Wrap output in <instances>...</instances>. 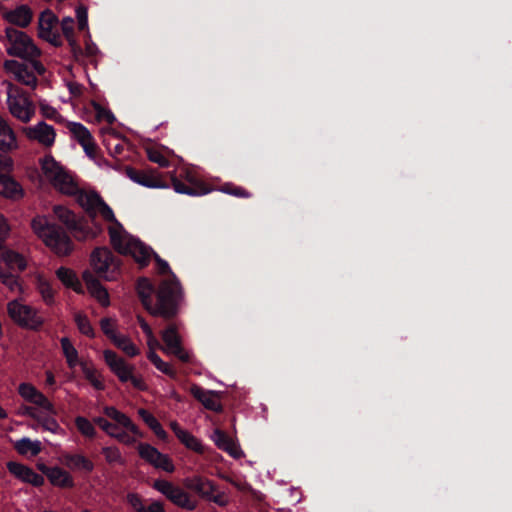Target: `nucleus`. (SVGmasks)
<instances>
[{"mask_svg": "<svg viewBox=\"0 0 512 512\" xmlns=\"http://www.w3.org/2000/svg\"><path fill=\"white\" fill-rule=\"evenodd\" d=\"M110 241L119 254L131 256L141 268L149 264L153 255L159 273L169 277L162 280L157 288L148 278L140 277L136 282L137 295L150 315L161 317L166 321L175 318L179 312L182 288L168 262L139 239L131 235H122L115 229H110Z\"/></svg>", "mask_w": 512, "mask_h": 512, "instance_id": "1", "label": "nucleus"}, {"mask_svg": "<svg viewBox=\"0 0 512 512\" xmlns=\"http://www.w3.org/2000/svg\"><path fill=\"white\" fill-rule=\"evenodd\" d=\"M75 196H77L79 205L89 216L91 225L87 221L78 219L73 211L61 205L54 207V215L77 240L94 239L103 230L102 225L97 220V209L102 203L103 198L95 191L86 192L80 189Z\"/></svg>", "mask_w": 512, "mask_h": 512, "instance_id": "2", "label": "nucleus"}, {"mask_svg": "<svg viewBox=\"0 0 512 512\" xmlns=\"http://www.w3.org/2000/svg\"><path fill=\"white\" fill-rule=\"evenodd\" d=\"M125 174L133 182L147 188H168L172 186L176 193L189 196H200L209 192L204 184L198 182L188 172L185 175L181 174L179 177L175 174H170L168 181L158 175L154 169L138 170L131 166H126Z\"/></svg>", "mask_w": 512, "mask_h": 512, "instance_id": "3", "label": "nucleus"}, {"mask_svg": "<svg viewBox=\"0 0 512 512\" xmlns=\"http://www.w3.org/2000/svg\"><path fill=\"white\" fill-rule=\"evenodd\" d=\"M34 232L43 240L54 253L67 256L73 250V242L67 231L47 217H36L32 220Z\"/></svg>", "mask_w": 512, "mask_h": 512, "instance_id": "4", "label": "nucleus"}, {"mask_svg": "<svg viewBox=\"0 0 512 512\" xmlns=\"http://www.w3.org/2000/svg\"><path fill=\"white\" fill-rule=\"evenodd\" d=\"M41 169L51 184L61 193L74 196L79 187L72 175L65 170L51 155H46L41 161Z\"/></svg>", "mask_w": 512, "mask_h": 512, "instance_id": "5", "label": "nucleus"}, {"mask_svg": "<svg viewBox=\"0 0 512 512\" xmlns=\"http://www.w3.org/2000/svg\"><path fill=\"white\" fill-rule=\"evenodd\" d=\"M26 261L18 252L4 250L0 260V280L11 291L20 290L18 273L24 271Z\"/></svg>", "mask_w": 512, "mask_h": 512, "instance_id": "6", "label": "nucleus"}, {"mask_svg": "<svg viewBox=\"0 0 512 512\" xmlns=\"http://www.w3.org/2000/svg\"><path fill=\"white\" fill-rule=\"evenodd\" d=\"M152 488L161 493L169 502L176 507L194 511L198 507V501L193 498L184 488L165 479H156Z\"/></svg>", "mask_w": 512, "mask_h": 512, "instance_id": "7", "label": "nucleus"}, {"mask_svg": "<svg viewBox=\"0 0 512 512\" xmlns=\"http://www.w3.org/2000/svg\"><path fill=\"white\" fill-rule=\"evenodd\" d=\"M93 270L98 277L112 281L120 273V261L107 247H98L93 250L90 257Z\"/></svg>", "mask_w": 512, "mask_h": 512, "instance_id": "8", "label": "nucleus"}, {"mask_svg": "<svg viewBox=\"0 0 512 512\" xmlns=\"http://www.w3.org/2000/svg\"><path fill=\"white\" fill-rule=\"evenodd\" d=\"M5 36L7 40L6 51L10 56L30 59L39 55L38 48L25 32L14 27H7Z\"/></svg>", "mask_w": 512, "mask_h": 512, "instance_id": "9", "label": "nucleus"}, {"mask_svg": "<svg viewBox=\"0 0 512 512\" xmlns=\"http://www.w3.org/2000/svg\"><path fill=\"white\" fill-rule=\"evenodd\" d=\"M10 318L19 326L38 330L43 325V319L31 306L22 304L18 300H12L7 305Z\"/></svg>", "mask_w": 512, "mask_h": 512, "instance_id": "10", "label": "nucleus"}, {"mask_svg": "<svg viewBox=\"0 0 512 512\" xmlns=\"http://www.w3.org/2000/svg\"><path fill=\"white\" fill-rule=\"evenodd\" d=\"M17 147V139L12 128L0 117V170L9 171L13 167V160L7 154Z\"/></svg>", "mask_w": 512, "mask_h": 512, "instance_id": "11", "label": "nucleus"}, {"mask_svg": "<svg viewBox=\"0 0 512 512\" xmlns=\"http://www.w3.org/2000/svg\"><path fill=\"white\" fill-rule=\"evenodd\" d=\"M161 338L165 344V347L162 348L165 353L174 355L183 363L190 362V354L182 346L181 337L175 323H170L162 331Z\"/></svg>", "mask_w": 512, "mask_h": 512, "instance_id": "12", "label": "nucleus"}, {"mask_svg": "<svg viewBox=\"0 0 512 512\" xmlns=\"http://www.w3.org/2000/svg\"><path fill=\"white\" fill-rule=\"evenodd\" d=\"M139 456L156 469H161L167 473H173L175 466L167 454L161 453L157 448L148 443H139Z\"/></svg>", "mask_w": 512, "mask_h": 512, "instance_id": "13", "label": "nucleus"}, {"mask_svg": "<svg viewBox=\"0 0 512 512\" xmlns=\"http://www.w3.org/2000/svg\"><path fill=\"white\" fill-rule=\"evenodd\" d=\"M58 19L55 14L47 9L40 14L38 21V35L55 47L62 45V39L56 29Z\"/></svg>", "mask_w": 512, "mask_h": 512, "instance_id": "14", "label": "nucleus"}, {"mask_svg": "<svg viewBox=\"0 0 512 512\" xmlns=\"http://www.w3.org/2000/svg\"><path fill=\"white\" fill-rule=\"evenodd\" d=\"M7 103L10 113L24 123L29 122L34 115L35 108L25 95L8 94Z\"/></svg>", "mask_w": 512, "mask_h": 512, "instance_id": "15", "label": "nucleus"}, {"mask_svg": "<svg viewBox=\"0 0 512 512\" xmlns=\"http://www.w3.org/2000/svg\"><path fill=\"white\" fill-rule=\"evenodd\" d=\"M6 467L9 473L23 483L31 484L34 487H41L45 483L44 477L27 465L16 461H9L6 463Z\"/></svg>", "mask_w": 512, "mask_h": 512, "instance_id": "16", "label": "nucleus"}, {"mask_svg": "<svg viewBox=\"0 0 512 512\" xmlns=\"http://www.w3.org/2000/svg\"><path fill=\"white\" fill-rule=\"evenodd\" d=\"M24 133L28 139L35 140L45 147H51L55 142V129L44 121L24 128Z\"/></svg>", "mask_w": 512, "mask_h": 512, "instance_id": "17", "label": "nucleus"}, {"mask_svg": "<svg viewBox=\"0 0 512 512\" xmlns=\"http://www.w3.org/2000/svg\"><path fill=\"white\" fill-rule=\"evenodd\" d=\"M104 360L110 370L121 382L126 383L132 378L133 366L129 365L123 358L119 357L116 352L112 350H105Z\"/></svg>", "mask_w": 512, "mask_h": 512, "instance_id": "18", "label": "nucleus"}, {"mask_svg": "<svg viewBox=\"0 0 512 512\" xmlns=\"http://www.w3.org/2000/svg\"><path fill=\"white\" fill-rule=\"evenodd\" d=\"M183 486L204 500L209 498L211 492H217V485L212 480L200 475L186 477L183 480Z\"/></svg>", "mask_w": 512, "mask_h": 512, "instance_id": "19", "label": "nucleus"}, {"mask_svg": "<svg viewBox=\"0 0 512 512\" xmlns=\"http://www.w3.org/2000/svg\"><path fill=\"white\" fill-rule=\"evenodd\" d=\"M126 501L134 512H166L162 501L154 499L145 500L138 493H128Z\"/></svg>", "mask_w": 512, "mask_h": 512, "instance_id": "20", "label": "nucleus"}, {"mask_svg": "<svg viewBox=\"0 0 512 512\" xmlns=\"http://www.w3.org/2000/svg\"><path fill=\"white\" fill-rule=\"evenodd\" d=\"M190 393L199 401L207 410L213 412H221L223 410L222 404L218 401L219 393L212 390H205L197 384L190 387Z\"/></svg>", "mask_w": 512, "mask_h": 512, "instance_id": "21", "label": "nucleus"}, {"mask_svg": "<svg viewBox=\"0 0 512 512\" xmlns=\"http://www.w3.org/2000/svg\"><path fill=\"white\" fill-rule=\"evenodd\" d=\"M0 195L17 201L24 197L25 192L21 184L11 175L0 172Z\"/></svg>", "mask_w": 512, "mask_h": 512, "instance_id": "22", "label": "nucleus"}, {"mask_svg": "<svg viewBox=\"0 0 512 512\" xmlns=\"http://www.w3.org/2000/svg\"><path fill=\"white\" fill-rule=\"evenodd\" d=\"M82 278L89 293L96 298L101 305H109V294L100 281L90 271H84Z\"/></svg>", "mask_w": 512, "mask_h": 512, "instance_id": "23", "label": "nucleus"}, {"mask_svg": "<svg viewBox=\"0 0 512 512\" xmlns=\"http://www.w3.org/2000/svg\"><path fill=\"white\" fill-rule=\"evenodd\" d=\"M74 21L72 18H64L61 22V30L68 41L70 53L74 60L79 61L83 57V49L74 37Z\"/></svg>", "mask_w": 512, "mask_h": 512, "instance_id": "24", "label": "nucleus"}, {"mask_svg": "<svg viewBox=\"0 0 512 512\" xmlns=\"http://www.w3.org/2000/svg\"><path fill=\"white\" fill-rule=\"evenodd\" d=\"M170 428L174 432L175 436L178 440L188 449L195 451L197 453L203 452V447L200 441L193 436L189 431L181 428L178 422L172 421L170 423Z\"/></svg>", "mask_w": 512, "mask_h": 512, "instance_id": "25", "label": "nucleus"}, {"mask_svg": "<svg viewBox=\"0 0 512 512\" xmlns=\"http://www.w3.org/2000/svg\"><path fill=\"white\" fill-rule=\"evenodd\" d=\"M33 13L27 5H20L16 9L7 11L4 19L9 23L21 28L27 27L32 21Z\"/></svg>", "mask_w": 512, "mask_h": 512, "instance_id": "26", "label": "nucleus"}, {"mask_svg": "<svg viewBox=\"0 0 512 512\" xmlns=\"http://www.w3.org/2000/svg\"><path fill=\"white\" fill-rule=\"evenodd\" d=\"M64 464L71 470L90 474L93 472L95 465L94 463L82 454H71L67 453L63 456Z\"/></svg>", "mask_w": 512, "mask_h": 512, "instance_id": "27", "label": "nucleus"}, {"mask_svg": "<svg viewBox=\"0 0 512 512\" xmlns=\"http://www.w3.org/2000/svg\"><path fill=\"white\" fill-rule=\"evenodd\" d=\"M56 276L67 288L72 289L78 294L84 293L83 286L72 269L63 266L59 267L56 270Z\"/></svg>", "mask_w": 512, "mask_h": 512, "instance_id": "28", "label": "nucleus"}, {"mask_svg": "<svg viewBox=\"0 0 512 512\" xmlns=\"http://www.w3.org/2000/svg\"><path fill=\"white\" fill-rule=\"evenodd\" d=\"M213 441L215 445L227 452L230 456L238 458L240 456L239 450L235 442L228 436V434L220 429H216L213 434Z\"/></svg>", "mask_w": 512, "mask_h": 512, "instance_id": "29", "label": "nucleus"}, {"mask_svg": "<svg viewBox=\"0 0 512 512\" xmlns=\"http://www.w3.org/2000/svg\"><path fill=\"white\" fill-rule=\"evenodd\" d=\"M47 478L53 486L60 488L74 487V480L70 473L58 466L52 467V470L48 474Z\"/></svg>", "mask_w": 512, "mask_h": 512, "instance_id": "30", "label": "nucleus"}, {"mask_svg": "<svg viewBox=\"0 0 512 512\" xmlns=\"http://www.w3.org/2000/svg\"><path fill=\"white\" fill-rule=\"evenodd\" d=\"M138 415L159 439L167 440V432L163 429L162 425L153 414L144 408H140L138 410Z\"/></svg>", "mask_w": 512, "mask_h": 512, "instance_id": "31", "label": "nucleus"}, {"mask_svg": "<svg viewBox=\"0 0 512 512\" xmlns=\"http://www.w3.org/2000/svg\"><path fill=\"white\" fill-rule=\"evenodd\" d=\"M61 349L66 359V363L70 369H74L81 361H79L78 351L68 337L60 340Z\"/></svg>", "mask_w": 512, "mask_h": 512, "instance_id": "32", "label": "nucleus"}, {"mask_svg": "<svg viewBox=\"0 0 512 512\" xmlns=\"http://www.w3.org/2000/svg\"><path fill=\"white\" fill-rule=\"evenodd\" d=\"M14 448L20 455H27L30 453L31 456H37L42 449L40 441H32L27 437L16 441Z\"/></svg>", "mask_w": 512, "mask_h": 512, "instance_id": "33", "label": "nucleus"}, {"mask_svg": "<svg viewBox=\"0 0 512 512\" xmlns=\"http://www.w3.org/2000/svg\"><path fill=\"white\" fill-rule=\"evenodd\" d=\"M150 362L162 373L169 376L172 379L177 378V371L173 368L169 363L164 362L159 355L153 351L152 349L149 351L147 355Z\"/></svg>", "mask_w": 512, "mask_h": 512, "instance_id": "34", "label": "nucleus"}, {"mask_svg": "<svg viewBox=\"0 0 512 512\" xmlns=\"http://www.w3.org/2000/svg\"><path fill=\"white\" fill-rule=\"evenodd\" d=\"M114 345L121 349L125 354L130 357H134L139 354V349L135 346V344L125 335L116 334L114 339H111Z\"/></svg>", "mask_w": 512, "mask_h": 512, "instance_id": "35", "label": "nucleus"}, {"mask_svg": "<svg viewBox=\"0 0 512 512\" xmlns=\"http://www.w3.org/2000/svg\"><path fill=\"white\" fill-rule=\"evenodd\" d=\"M100 214L102 218L107 221L115 224L116 227H110V229H115L119 231L122 235H129L127 232L123 230V226L121 223L116 219L113 210L110 208V206L103 200L102 203L99 205L97 209V214Z\"/></svg>", "mask_w": 512, "mask_h": 512, "instance_id": "36", "label": "nucleus"}, {"mask_svg": "<svg viewBox=\"0 0 512 512\" xmlns=\"http://www.w3.org/2000/svg\"><path fill=\"white\" fill-rule=\"evenodd\" d=\"M5 67L8 69V70H11L15 73L17 79H20L23 77L24 74H26L29 78V80H27L25 82V84L29 85L30 83H36L37 79L36 77L33 75V74H30L28 73L27 71V66L26 64L24 63H20L16 60H7L5 62Z\"/></svg>", "mask_w": 512, "mask_h": 512, "instance_id": "37", "label": "nucleus"}, {"mask_svg": "<svg viewBox=\"0 0 512 512\" xmlns=\"http://www.w3.org/2000/svg\"><path fill=\"white\" fill-rule=\"evenodd\" d=\"M68 128L80 145L93 139L90 131L81 123L70 122Z\"/></svg>", "mask_w": 512, "mask_h": 512, "instance_id": "38", "label": "nucleus"}, {"mask_svg": "<svg viewBox=\"0 0 512 512\" xmlns=\"http://www.w3.org/2000/svg\"><path fill=\"white\" fill-rule=\"evenodd\" d=\"M81 370L87 381L98 391H103L105 389V385L102 380L97 376V371L95 368L90 367L85 362L79 363Z\"/></svg>", "mask_w": 512, "mask_h": 512, "instance_id": "39", "label": "nucleus"}, {"mask_svg": "<svg viewBox=\"0 0 512 512\" xmlns=\"http://www.w3.org/2000/svg\"><path fill=\"white\" fill-rule=\"evenodd\" d=\"M74 321L78 330L85 336L89 338H93L95 336L94 329L88 319V317L81 313L77 312L74 316Z\"/></svg>", "mask_w": 512, "mask_h": 512, "instance_id": "40", "label": "nucleus"}, {"mask_svg": "<svg viewBox=\"0 0 512 512\" xmlns=\"http://www.w3.org/2000/svg\"><path fill=\"white\" fill-rule=\"evenodd\" d=\"M104 414L122 427L130 424V418L126 414L116 409L114 406H106L104 408Z\"/></svg>", "mask_w": 512, "mask_h": 512, "instance_id": "41", "label": "nucleus"}, {"mask_svg": "<svg viewBox=\"0 0 512 512\" xmlns=\"http://www.w3.org/2000/svg\"><path fill=\"white\" fill-rule=\"evenodd\" d=\"M75 425L79 432L88 438H94L96 436V430L93 424L85 417L78 416L75 419Z\"/></svg>", "mask_w": 512, "mask_h": 512, "instance_id": "42", "label": "nucleus"}, {"mask_svg": "<svg viewBox=\"0 0 512 512\" xmlns=\"http://www.w3.org/2000/svg\"><path fill=\"white\" fill-rule=\"evenodd\" d=\"M37 288L44 302L47 305H51L54 303V290L47 280L39 278Z\"/></svg>", "mask_w": 512, "mask_h": 512, "instance_id": "43", "label": "nucleus"}, {"mask_svg": "<svg viewBox=\"0 0 512 512\" xmlns=\"http://www.w3.org/2000/svg\"><path fill=\"white\" fill-rule=\"evenodd\" d=\"M222 192L238 197V198H250L251 193L241 186H236L232 183L224 184L221 189Z\"/></svg>", "mask_w": 512, "mask_h": 512, "instance_id": "44", "label": "nucleus"}, {"mask_svg": "<svg viewBox=\"0 0 512 512\" xmlns=\"http://www.w3.org/2000/svg\"><path fill=\"white\" fill-rule=\"evenodd\" d=\"M18 392L26 401L32 403L39 391L29 383H21Z\"/></svg>", "mask_w": 512, "mask_h": 512, "instance_id": "45", "label": "nucleus"}, {"mask_svg": "<svg viewBox=\"0 0 512 512\" xmlns=\"http://www.w3.org/2000/svg\"><path fill=\"white\" fill-rule=\"evenodd\" d=\"M104 143L110 155L112 156L122 154L125 148V143L122 140L115 137L110 140H104Z\"/></svg>", "mask_w": 512, "mask_h": 512, "instance_id": "46", "label": "nucleus"}, {"mask_svg": "<svg viewBox=\"0 0 512 512\" xmlns=\"http://www.w3.org/2000/svg\"><path fill=\"white\" fill-rule=\"evenodd\" d=\"M94 109L98 120H105L110 125L116 121L114 114L109 109L102 107L100 104L94 103Z\"/></svg>", "mask_w": 512, "mask_h": 512, "instance_id": "47", "label": "nucleus"}, {"mask_svg": "<svg viewBox=\"0 0 512 512\" xmlns=\"http://www.w3.org/2000/svg\"><path fill=\"white\" fill-rule=\"evenodd\" d=\"M102 454L109 464L117 463L122 460L121 453L117 447H104L102 448Z\"/></svg>", "mask_w": 512, "mask_h": 512, "instance_id": "48", "label": "nucleus"}, {"mask_svg": "<svg viewBox=\"0 0 512 512\" xmlns=\"http://www.w3.org/2000/svg\"><path fill=\"white\" fill-rule=\"evenodd\" d=\"M148 159L151 162L158 164L160 167H168L169 160L158 150L156 149H148L147 150Z\"/></svg>", "mask_w": 512, "mask_h": 512, "instance_id": "49", "label": "nucleus"}, {"mask_svg": "<svg viewBox=\"0 0 512 512\" xmlns=\"http://www.w3.org/2000/svg\"><path fill=\"white\" fill-rule=\"evenodd\" d=\"M32 403L43 408L44 410H46L50 413H54V411H55L54 405L52 404V402L40 391L36 395V398L34 399V401Z\"/></svg>", "mask_w": 512, "mask_h": 512, "instance_id": "50", "label": "nucleus"}, {"mask_svg": "<svg viewBox=\"0 0 512 512\" xmlns=\"http://www.w3.org/2000/svg\"><path fill=\"white\" fill-rule=\"evenodd\" d=\"M40 112L43 117L50 120L59 121L62 118L55 108L46 103H40Z\"/></svg>", "mask_w": 512, "mask_h": 512, "instance_id": "51", "label": "nucleus"}, {"mask_svg": "<svg viewBox=\"0 0 512 512\" xmlns=\"http://www.w3.org/2000/svg\"><path fill=\"white\" fill-rule=\"evenodd\" d=\"M94 423L98 425L103 431H105L109 436L114 435V431L118 430V426L115 424H112L107 419L103 417H96L94 418Z\"/></svg>", "mask_w": 512, "mask_h": 512, "instance_id": "52", "label": "nucleus"}, {"mask_svg": "<svg viewBox=\"0 0 512 512\" xmlns=\"http://www.w3.org/2000/svg\"><path fill=\"white\" fill-rule=\"evenodd\" d=\"M101 330L111 340L117 334L110 318H102L100 321Z\"/></svg>", "mask_w": 512, "mask_h": 512, "instance_id": "53", "label": "nucleus"}, {"mask_svg": "<svg viewBox=\"0 0 512 512\" xmlns=\"http://www.w3.org/2000/svg\"><path fill=\"white\" fill-rule=\"evenodd\" d=\"M78 19V28L83 31L88 28V14L87 9L83 6H79L76 10Z\"/></svg>", "mask_w": 512, "mask_h": 512, "instance_id": "54", "label": "nucleus"}, {"mask_svg": "<svg viewBox=\"0 0 512 512\" xmlns=\"http://www.w3.org/2000/svg\"><path fill=\"white\" fill-rule=\"evenodd\" d=\"M138 322H139V325H140V328L142 329L143 333L147 336L148 338V344L151 345L152 342H155L157 343V340L154 336V333L152 331V328L150 327V325L146 322V320L141 317V316H138Z\"/></svg>", "mask_w": 512, "mask_h": 512, "instance_id": "55", "label": "nucleus"}, {"mask_svg": "<svg viewBox=\"0 0 512 512\" xmlns=\"http://www.w3.org/2000/svg\"><path fill=\"white\" fill-rule=\"evenodd\" d=\"M206 501L213 502L220 507H225L228 504V500L226 498V495L224 492H211L209 498L206 499Z\"/></svg>", "mask_w": 512, "mask_h": 512, "instance_id": "56", "label": "nucleus"}, {"mask_svg": "<svg viewBox=\"0 0 512 512\" xmlns=\"http://www.w3.org/2000/svg\"><path fill=\"white\" fill-rule=\"evenodd\" d=\"M9 225L2 214H0V250L4 246L6 237L9 234Z\"/></svg>", "mask_w": 512, "mask_h": 512, "instance_id": "57", "label": "nucleus"}, {"mask_svg": "<svg viewBox=\"0 0 512 512\" xmlns=\"http://www.w3.org/2000/svg\"><path fill=\"white\" fill-rule=\"evenodd\" d=\"M111 437L116 438L118 441L126 445H132L136 441V438L134 436L129 435L125 431L117 432V430H115L114 435H112Z\"/></svg>", "mask_w": 512, "mask_h": 512, "instance_id": "58", "label": "nucleus"}, {"mask_svg": "<svg viewBox=\"0 0 512 512\" xmlns=\"http://www.w3.org/2000/svg\"><path fill=\"white\" fill-rule=\"evenodd\" d=\"M43 427H44V429L54 432V433L58 429H60V425L53 417H46L43 421Z\"/></svg>", "mask_w": 512, "mask_h": 512, "instance_id": "59", "label": "nucleus"}, {"mask_svg": "<svg viewBox=\"0 0 512 512\" xmlns=\"http://www.w3.org/2000/svg\"><path fill=\"white\" fill-rule=\"evenodd\" d=\"M85 151V153L89 156V157H94L95 156V153H96V149H97V145L95 144L94 142V139L84 143V145H81Z\"/></svg>", "mask_w": 512, "mask_h": 512, "instance_id": "60", "label": "nucleus"}, {"mask_svg": "<svg viewBox=\"0 0 512 512\" xmlns=\"http://www.w3.org/2000/svg\"><path fill=\"white\" fill-rule=\"evenodd\" d=\"M98 51V47L94 43L87 42L85 51H83V55L85 54L88 57H93L98 53Z\"/></svg>", "mask_w": 512, "mask_h": 512, "instance_id": "61", "label": "nucleus"}, {"mask_svg": "<svg viewBox=\"0 0 512 512\" xmlns=\"http://www.w3.org/2000/svg\"><path fill=\"white\" fill-rule=\"evenodd\" d=\"M124 428H126L128 431H130L134 435V437H139V438L143 437V433L140 431L138 426L135 425L131 420H130V424H127V426H125Z\"/></svg>", "mask_w": 512, "mask_h": 512, "instance_id": "62", "label": "nucleus"}, {"mask_svg": "<svg viewBox=\"0 0 512 512\" xmlns=\"http://www.w3.org/2000/svg\"><path fill=\"white\" fill-rule=\"evenodd\" d=\"M129 381L132 383V385L135 388H137L139 390H145V388H146L143 380L141 378L135 377L133 374H132V378L129 379Z\"/></svg>", "mask_w": 512, "mask_h": 512, "instance_id": "63", "label": "nucleus"}, {"mask_svg": "<svg viewBox=\"0 0 512 512\" xmlns=\"http://www.w3.org/2000/svg\"><path fill=\"white\" fill-rule=\"evenodd\" d=\"M69 91L72 95L78 96L81 93V86L76 83L69 84Z\"/></svg>", "mask_w": 512, "mask_h": 512, "instance_id": "64", "label": "nucleus"}]
</instances>
